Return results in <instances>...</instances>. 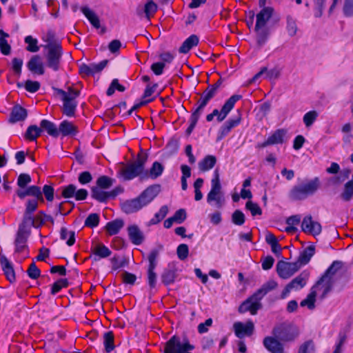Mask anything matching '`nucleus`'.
Here are the masks:
<instances>
[{
  "instance_id": "obj_1",
  "label": "nucleus",
  "mask_w": 353,
  "mask_h": 353,
  "mask_svg": "<svg viewBox=\"0 0 353 353\" xmlns=\"http://www.w3.org/2000/svg\"><path fill=\"white\" fill-rule=\"evenodd\" d=\"M278 286V283L270 280L265 283L259 289H258L252 295L246 299L239 305L238 311L241 314L250 312L252 315H256L259 310L263 307L261 300L270 291L274 290Z\"/></svg>"
},
{
  "instance_id": "obj_2",
  "label": "nucleus",
  "mask_w": 353,
  "mask_h": 353,
  "mask_svg": "<svg viewBox=\"0 0 353 353\" xmlns=\"http://www.w3.org/2000/svg\"><path fill=\"white\" fill-rule=\"evenodd\" d=\"M343 265L344 263L341 261H334L322 276L318 280L316 285L321 286V288L323 289V292L319 296L320 299H324L328 293L332 291L335 283L334 276L342 270Z\"/></svg>"
},
{
  "instance_id": "obj_3",
  "label": "nucleus",
  "mask_w": 353,
  "mask_h": 353,
  "mask_svg": "<svg viewBox=\"0 0 353 353\" xmlns=\"http://www.w3.org/2000/svg\"><path fill=\"white\" fill-rule=\"evenodd\" d=\"M319 187V179L318 177H315L307 183L293 186L289 192L288 196L292 201L305 200L309 196L315 194Z\"/></svg>"
},
{
  "instance_id": "obj_4",
  "label": "nucleus",
  "mask_w": 353,
  "mask_h": 353,
  "mask_svg": "<svg viewBox=\"0 0 353 353\" xmlns=\"http://www.w3.org/2000/svg\"><path fill=\"white\" fill-rule=\"evenodd\" d=\"M16 194L20 199H23L28 196H33V199H28L26 203L24 212L33 214L38 208V202L43 203L44 198L42 195L41 188L37 185H30L26 190L18 189L16 190Z\"/></svg>"
},
{
  "instance_id": "obj_5",
  "label": "nucleus",
  "mask_w": 353,
  "mask_h": 353,
  "mask_svg": "<svg viewBox=\"0 0 353 353\" xmlns=\"http://www.w3.org/2000/svg\"><path fill=\"white\" fill-rule=\"evenodd\" d=\"M55 93L61 97L63 102L62 112L67 117H73L75 114L76 109L78 105L76 98L80 94V91L73 89L72 87L68 88V92L65 90L53 88Z\"/></svg>"
},
{
  "instance_id": "obj_6",
  "label": "nucleus",
  "mask_w": 353,
  "mask_h": 353,
  "mask_svg": "<svg viewBox=\"0 0 353 353\" xmlns=\"http://www.w3.org/2000/svg\"><path fill=\"white\" fill-rule=\"evenodd\" d=\"M274 336L282 342H292L299 336V329L292 323L285 321L276 325L272 331Z\"/></svg>"
},
{
  "instance_id": "obj_7",
  "label": "nucleus",
  "mask_w": 353,
  "mask_h": 353,
  "mask_svg": "<svg viewBox=\"0 0 353 353\" xmlns=\"http://www.w3.org/2000/svg\"><path fill=\"white\" fill-rule=\"evenodd\" d=\"M45 48L48 50L46 54L47 67L53 71H58L63 53L61 44L56 42L48 43L45 46Z\"/></svg>"
},
{
  "instance_id": "obj_8",
  "label": "nucleus",
  "mask_w": 353,
  "mask_h": 353,
  "mask_svg": "<svg viewBox=\"0 0 353 353\" xmlns=\"http://www.w3.org/2000/svg\"><path fill=\"white\" fill-rule=\"evenodd\" d=\"M211 185V190L207 195V202L210 204L212 201H215L216 207L221 208L224 205V199L221 193V185L218 169H216L214 172Z\"/></svg>"
},
{
  "instance_id": "obj_9",
  "label": "nucleus",
  "mask_w": 353,
  "mask_h": 353,
  "mask_svg": "<svg viewBox=\"0 0 353 353\" xmlns=\"http://www.w3.org/2000/svg\"><path fill=\"white\" fill-rule=\"evenodd\" d=\"M309 276L310 273L308 271L304 270L301 272L285 287L281 294V299H285L292 290L297 291L304 288Z\"/></svg>"
},
{
  "instance_id": "obj_10",
  "label": "nucleus",
  "mask_w": 353,
  "mask_h": 353,
  "mask_svg": "<svg viewBox=\"0 0 353 353\" xmlns=\"http://www.w3.org/2000/svg\"><path fill=\"white\" fill-rule=\"evenodd\" d=\"M300 268L301 267L296 261L290 263L281 260L276 264V272L279 277L283 279H289L298 272Z\"/></svg>"
},
{
  "instance_id": "obj_11",
  "label": "nucleus",
  "mask_w": 353,
  "mask_h": 353,
  "mask_svg": "<svg viewBox=\"0 0 353 353\" xmlns=\"http://www.w3.org/2000/svg\"><path fill=\"white\" fill-rule=\"evenodd\" d=\"M144 172L132 162L126 165L122 163V168L118 172V176L122 177L124 181H130L137 176L141 178Z\"/></svg>"
},
{
  "instance_id": "obj_12",
  "label": "nucleus",
  "mask_w": 353,
  "mask_h": 353,
  "mask_svg": "<svg viewBox=\"0 0 353 353\" xmlns=\"http://www.w3.org/2000/svg\"><path fill=\"white\" fill-rule=\"evenodd\" d=\"M30 235V232H23L17 230L14 239V252L17 254L28 253V239Z\"/></svg>"
},
{
  "instance_id": "obj_13",
  "label": "nucleus",
  "mask_w": 353,
  "mask_h": 353,
  "mask_svg": "<svg viewBox=\"0 0 353 353\" xmlns=\"http://www.w3.org/2000/svg\"><path fill=\"white\" fill-rule=\"evenodd\" d=\"M161 191V185L159 184L151 185L145 189L139 196L143 207L150 203Z\"/></svg>"
},
{
  "instance_id": "obj_14",
  "label": "nucleus",
  "mask_w": 353,
  "mask_h": 353,
  "mask_svg": "<svg viewBox=\"0 0 353 353\" xmlns=\"http://www.w3.org/2000/svg\"><path fill=\"white\" fill-rule=\"evenodd\" d=\"M223 79L221 77L213 85H208V88L203 91L198 103L206 106L210 100L215 97L218 90L223 83Z\"/></svg>"
},
{
  "instance_id": "obj_15",
  "label": "nucleus",
  "mask_w": 353,
  "mask_h": 353,
  "mask_svg": "<svg viewBox=\"0 0 353 353\" xmlns=\"http://www.w3.org/2000/svg\"><path fill=\"white\" fill-rule=\"evenodd\" d=\"M301 228L305 233L313 236L320 234L322 230L321 225L319 222L313 221L311 215L304 217L301 223Z\"/></svg>"
},
{
  "instance_id": "obj_16",
  "label": "nucleus",
  "mask_w": 353,
  "mask_h": 353,
  "mask_svg": "<svg viewBox=\"0 0 353 353\" xmlns=\"http://www.w3.org/2000/svg\"><path fill=\"white\" fill-rule=\"evenodd\" d=\"M241 121V116L240 113L236 116H234L233 118H231L228 119L227 121H225L220 128L218 136H217V141H220L223 139L225 137H226L233 129L234 128L236 127Z\"/></svg>"
},
{
  "instance_id": "obj_17",
  "label": "nucleus",
  "mask_w": 353,
  "mask_h": 353,
  "mask_svg": "<svg viewBox=\"0 0 353 353\" xmlns=\"http://www.w3.org/2000/svg\"><path fill=\"white\" fill-rule=\"evenodd\" d=\"M233 327L235 335L239 339H242L245 335L251 336L254 330V325L251 320L247 321L245 324L241 322H236Z\"/></svg>"
},
{
  "instance_id": "obj_18",
  "label": "nucleus",
  "mask_w": 353,
  "mask_h": 353,
  "mask_svg": "<svg viewBox=\"0 0 353 353\" xmlns=\"http://www.w3.org/2000/svg\"><path fill=\"white\" fill-rule=\"evenodd\" d=\"M177 276V268L175 264L170 263L163 270L161 274V280L165 286H168L175 282Z\"/></svg>"
},
{
  "instance_id": "obj_19",
  "label": "nucleus",
  "mask_w": 353,
  "mask_h": 353,
  "mask_svg": "<svg viewBox=\"0 0 353 353\" xmlns=\"http://www.w3.org/2000/svg\"><path fill=\"white\" fill-rule=\"evenodd\" d=\"M241 98V95L239 94H234L231 96L222 106L218 117L216 118L217 121H223L226 118L229 112L233 109L236 102L240 100Z\"/></svg>"
},
{
  "instance_id": "obj_20",
  "label": "nucleus",
  "mask_w": 353,
  "mask_h": 353,
  "mask_svg": "<svg viewBox=\"0 0 353 353\" xmlns=\"http://www.w3.org/2000/svg\"><path fill=\"white\" fill-rule=\"evenodd\" d=\"M264 347L271 353H283L282 341L275 336H266L263 341Z\"/></svg>"
},
{
  "instance_id": "obj_21",
  "label": "nucleus",
  "mask_w": 353,
  "mask_h": 353,
  "mask_svg": "<svg viewBox=\"0 0 353 353\" xmlns=\"http://www.w3.org/2000/svg\"><path fill=\"white\" fill-rule=\"evenodd\" d=\"M274 10L272 7L267 6L262 8L260 12L256 14V25L257 28L266 27V24L271 19L274 14Z\"/></svg>"
},
{
  "instance_id": "obj_22",
  "label": "nucleus",
  "mask_w": 353,
  "mask_h": 353,
  "mask_svg": "<svg viewBox=\"0 0 353 353\" xmlns=\"http://www.w3.org/2000/svg\"><path fill=\"white\" fill-rule=\"evenodd\" d=\"M92 254L90 256L94 261H98L101 259L107 258L112 254L111 250L102 243L96 244L91 248Z\"/></svg>"
},
{
  "instance_id": "obj_23",
  "label": "nucleus",
  "mask_w": 353,
  "mask_h": 353,
  "mask_svg": "<svg viewBox=\"0 0 353 353\" xmlns=\"http://www.w3.org/2000/svg\"><path fill=\"white\" fill-rule=\"evenodd\" d=\"M128 234L131 242L136 245H139L144 241L143 233L137 225H129L127 228Z\"/></svg>"
},
{
  "instance_id": "obj_24",
  "label": "nucleus",
  "mask_w": 353,
  "mask_h": 353,
  "mask_svg": "<svg viewBox=\"0 0 353 353\" xmlns=\"http://www.w3.org/2000/svg\"><path fill=\"white\" fill-rule=\"evenodd\" d=\"M143 208L139 197L126 200L121 204V210L125 214H132L138 212Z\"/></svg>"
},
{
  "instance_id": "obj_25",
  "label": "nucleus",
  "mask_w": 353,
  "mask_h": 353,
  "mask_svg": "<svg viewBox=\"0 0 353 353\" xmlns=\"http://www.w3.org/2000/svg\"><path fill=\"white\" fill-rule=\"evenodd\" d=\"M0 264L6 279L10 282L15 281V272L13 265L10 261L7 259L5 255L0 256Z\"/></svg>"
},
{
  "instance_id": "obj_26",
  "label": "nucleus",
  "mask_w": 353,
  "mask_h": 353,
  "mask_svg": "<svg viewBox=\"0 0 353 353\" xmlns=\"http://www.w3.org/2000/svg\"><path fill=\"white\" fill-rule=\"evenodd\" d=\"M27 68L34 74L41 75L45 72L44 67L39 55L32 56L27 63Z\"/></svg>"
},
{
  "instance_id": "obj_27",
  "label": "nucleus",
  "mask_w": 353,
  "mask_h": 353,
  "mask_svg": "<svg viewBox=\"0 0 353 353\" xmlns=\"http://www.w3.org/2000/svg\"><path fill=\"white\" fill-rule=\"evenodd\" d=\"M164 170V166L158 161H154L152 167L148 170H145L144 174L141 176V179L151 178L155 179L160 176Z\"/></svg>"
},
{
  "instance_id": "obj_28",
  "label": "nucleus",
  "mask_w": 353,
  "mask_h": 353,
  "mask_svg": "<svg viewBox=\"0 0 353 353\" xmlns=\"http://www.w3.org/2000/svg\"><path fill=\"white\" fill-rule=\"evenodd\" d=\"M28 116L27 110L19 105H14L11 111L9 122L14 123L23 121Z\"/></svg>"
},
{
  "instance_id": "obj_29",
  "label": "nucleus",
  "mask_w": 353,
  "mask_h": 353,
  "mask_svg": "<svg viewBox=\"0 0 353 353\" xmlns=\"http://www.w3.org/2000/svg\"><path fill=\"white\" fill-rule=\"evenodd\" d=\"M199 103L198 107L194 110V111H193V112L192 113V114L190 116V123L185 131V134L187 136H190V134L192 132L193 130L194 129V128L198 122V120H199L200 116L201 115V114L203 111L204 108L205 107L200 103Z\"/></svg>"
},
{
  "instance_id": "obj_30",
  "label": "nucleus",
  "mask_w": 353,
  "mask_h": 353,
  "mask_svg": "<svg viewBox=\"0 0 353 353\" xmlns=\"http://www.w3.org/2000/svg\"><path fill=\"white\" fill-rule=\"evenodd\" d=\"M37 219L32 214L24 212L21 223L19 225L18 230L30 232L31 227H35Z\"/></svg>"
},
{
  "instance_id": "obj_31",
  "label": "nucleus",
  "mask_w": 353,
  "mask_h": 353,
  "mask_svg": "<svg viewBox=\"0 0 353 353\" xmlns=\"http://www.w3.org/2000/svg\"><path fill=\"white\" fill-rule=\"evenodd\" d=\"M315 253V248L314 245H310L305 248L299 254L296 261L297 263L301 268L309 263L311 258Z\"/></svg>"
},
{
  "instance_id": "obj_32",
  "label": "nucleus",
  "mask_w": 353,
  "mask_h": 353,
  "mask_svg": "<svg viewBox=\"0 0 353 353\" xmlns=\"http://www.w3.org/2000/svg\"><path fill=\"white\" fill-rule=\"evenodd\" d=\"M58 130L59 134H61L63 137L74 136L77 133V127L67 120H64L60 123Z\"/></svg>"
},
{
  "instance_id": "obj_33",
  "label": "nucleus",
  "mask_w": 353,
  "mask_h": 353,
  "mask_svg": "<svg viewBox=\"0 0 353 353\" xmlns=\"http://www.w3.org/2000/svg\"><path fill=\"white\" fill-rule=\"evenodd\" d=\"M109 195V192L105 191V189L100 188L97 186H93L91 188L92 198L100 203H106L110 199Z\"/></svg>"
},
{
  "instance_id": "obj_34",
  "label": "nucleus",
  "mask_w": 353,
  "mask_h": 353,
  "mask_svg": "<svg viewBox=\"0 0 353 353\" xmlns=\"http://www.w3.org/2000/svg\"><path fill=\"white\" fill-rule=\"evenodd\" d=\"M199 37L196 34H192L187 38L179 49V52L182 54L188 53L194 46L199 43Z\"/></svg>"
},
{
  "instance_id": "obj_35",
  "label": "nucleus",
  "mask_w": 353,
  "mask_h": 353,
  "mask_svg": "<svg viewBox=\"0 0 353 353\" xmlns=\"http://www.w3.org/2000/svg\"><path fill=\"white\" fill-rule=\"evenodd\" d=\"M40 128H41V130H44L47 132V133L54 138H57L59 137V130L57 128L56 125L47 119H43L40 122Z\"/></svg>"
},
{
  "instance_id": "obj_36",
  "label": "nucleus",
  "mask_w": 353,
  "mask_h": 353,
  "mask_svg": "<svg viewBox=\"0 0 353 353\" xmlns=\"http://www.w3.org/2000/svg\"><path fill=\"white\" fill-rule=\"evenodd\" d=\"M123 225L124 221L122 219H117L108 222L105 225V230L109 235L112 236L118 234Z\"/></svg>"
},
{
  "instance_id": "obj_37",
  "label": "nucleus",
  "mask_w": 353,
  "mask_h": 353,
  "mask_svg": "<svg viewBox=\"0 0 353 353\" xmlns=\"http://www.w3.org/2000/svg\"><path fill=\"white\" fill-rule=\"evenodd\" d=\"M320 286H316V284L312 288L310 294L307 296V297L303 299L300 305L301 307L307 306L308 309L313 310L315 307V301L316 296V288H319Z\"/></svg>"
},
{
  "instance_id": "obj_38",
  "label": "nucleus",
  "mask_w": 353,
  "mask_h": 353,
  "mask_svg": "<svg viewBox=\"0 0 353 353\" xmlns=\"http://www.w3.org/2000/svg\"><path fill=\"white\" fill-rule=\"evenodd\" d=\"M81 12L85 15V17L88 19L90 23L92 25V26L97 29L100 28V21L98 16L95 14V12L91 10L89 8L85 6L81 8Z\"/></svg>"
},
{
  "instance_id": "obj_39",
  "label": "nucleus",
  "mask_w": 353,
  "mask_h": 353,
  "mask_svg": "<svg viewBox=\"0 0 353 353\" xmlns=\"http://www.w3.org/2000/svg\"><path fill=\"white\" fill-rule=\"evenodd\" d=\"M216 163V158L213 155H207L199 164V168L201 172H206L211 170Z\"/></svg>"
},
{
  "instance_id": "obj_40",
  "label": "nucleus",
  "mask_w": 353,
  "mask_h": 353,
  "mask_svg": "<svg viewBox=\"0 0 353 353\" xmlns=\"http://www.w3.org/2000/svg\"><path fill=\"white\" fill-rule=\"evenodd\" d=\"M103 345L105 353H110L114 348V336L112 331L106 332L103 334Z\"/></svg>"
},
{
  "instance_id": "obj_41",
  "label": "nucleus",
  "mask_w": 353,
  "mask_h": 353,
  "mask_svg": "<svg viewBox=\"0 0 353 353\" xmlns=\"http://www.w3.org/2000/svg\"><path fill=\"white\" fill-rule=\"evenodd\" d=\"M254 30L256 33L257 44L259 46H263L266 43L270 35L268 28H267L266 27L257 28L256 26H255Z\"/></svg>"
},
{
  "instance_id": "obj_42",
  "label": "nucleus",
  "mask_w": 353,
  "mask_h": 353,
  "mask_svg": "<svg viewBox=\"0 0 353 353\" xmlns=\"http://www.w3.org/2000/svg\"><path fill=\"white\" fill-rule=\"evenodd\" d=\"M286 31L290 37H294L298 31L296 20L292 15L286 16Z\"/></svg>"
},
{
  "instance_id": "obj_43",
  "label": "nucleus",
  "mask_w": 353,
  "mask_h": 353,
  "mask_svg": "<svg viewBox=\"0 0 353 353\" xmlns=\"http://www.w3.org/2000/svg\"><path fill=\"white\" fill-rule=\"evenodd\" d=\"M41 133V128H40L36 125H31L28 128L24 134V137L26 139L32 141L36 140L39 137H40Z\"/></svg>"
},
{
  "instance_id": "obj_44",
  "label": "nucleus",
  "mask_w": 353,
  "mask_h": 353,
  "mask_svg": "<svg viewBox=\"0 0 353 353\" xmlns=\"http://www.w3.org/2000/svg\"><path fill=\"white\" fill-rule=\"evenodd\" d=\"M0 51L4 55H8L10 54L11 47L8 44L6 37H9V34L5 32L3 30H0Z\"/></svg>"
},
{
  "instance_id": "obj_45",
  "label": "nucleus",
  "mask_w": 353,
  "mask_h": 353,
  "mask_svg": "<svg viewBox=\"0 0 353 353\" xmlns=\"http://www.w3.org/2000/svg\"><path fill=\"white\" fill-rule=\"evenodd\" d=\"M340 197L345 202L350 201L353 197V179L350 180L344 185V190Z\"/></svg>"
},
{
  "instance_id": "obj_46",
  "label": "nucleus",
  "mask_w": 353,
  "mask_h": 353,
  "mask_svg": "<svg viewBox=\"0 0 353 353\" xmlns=\"http://www.w3.org/2000/svg\"><path fill=\"white\" fill-rule=\"evenodd\" d=\"M68 237L66 241V244L68 246H72L75 243V232L69 231L66 228H61L60 231V238L62 240H65Z\"/></svg>"
},
{
  "instance_id": "obj_47",
  "label": "nucleus",
  "mask_w": 353,
  "mask_h": 353,
  "mask_svg": "<svg viewBox=\"0 0 353 353\" xmlns=\"http://www.w3.org/2000/svg\"><path fill=\"white\" fill-rule=\"evenodd\" d=\"M286 134H287L286 130L278 129L271 136H270L268 137V139L272 145L283 143V138Z\"/></svg>"
},
{
  "instance_id": "obj_48",
  "label": "nucleus",
  "mask_w": 353,
  "mask_h": 353,
  "mask_svg": "<svg viewBox=\"0 0 353 353\" xmlns=\"http://www.w3.org/2000/svg\"><path fill=\"white\" fill-rule=\"evenodd\" d=\"M114 179L110 176L103 175L99 176L96 181V186L102 189H109L114 183Z\"/></svg>"
},
{
  "instance_id": "obj_49",
  "label": "nucleus",
  "mask_w": 353,
  "mask_h": 353,
  "mask_svg": "<svg viewBox=\"0 0 353 353\" xmlns=\"http://www.w3.org/2000/svg\"><path fill=\"white\" fill-rule=\"evenodd\" d=\"M168 213V208L167 205H163L160 208V210L159 212H157L154 214V218H152L150 221V225H155L159 223L161 220H163Z\"/></svg>"
},
{
  "instance_id": "obj_50",
  "label": "nucleus",
  "mask_w": 353,
  "mask_h": 353,
  "mask_svg": "<svg viewBox=\"0 0 353 353\" xmlns=\"http://www.w3.org/2000/svg\"><path fill=\"white\" fill-rule=\"evenodd\" d=\"M232 222L236 225H243L245 222V216L242 211L236 210L231 216Z\"/></svg>"
},
{
  "instance_id": "obj_51",
  "label": "nucleus",
  "mask_w": 353,
  "mask_h": 353,
  "mask_svg": "<svg viewBox=\"0 0 353 353\" xmlns=\"http://www.w3.org/2000/svg\"><path fill=\"white\" fill-rule=\"evenodd\" d=\"M99 223V216L97 213L90 214L88 217L85 219L84 222V226L94 228L98 226Z\"/></svg>"
},
{
  "instance_id": "obj_52",
  "label": "nucleus",
  "mask_w": 353,
  "mask_h": 353,
  "mask_svg": "<svg viewBox=\"0 0 353 353\" xmlns=\"http://www.w3.org/2000/svg\"><path fill=\"white\" fill-rule=\"evenodd\" d=\"M159 256V252L156 250V249H154L152 250L148 256V262H149V264H148V270H155L157 266V263H158V261H157V259Z\"/></svg>"
},
{
  "instance_id": "obj_53",
  "label": "nucleus",
  "mask_w": 353,
  "mask_h": 353,
  "mask_svg": "<svg viewBox=\"0 0 353 353\" xmlns=\"http://www.w3.org/2000/svg\"><path fill=\"white\" fill-rule=\"evenodd\" d=\"M25 43H28V46L26 47V50L31 52H37L39 51V48L37 46L38 41L37 39H34L32 36L26 37Z\"/></svg>"
},
{
  "instance_id": "obj_54",
  "label": "nucleus",
  "mask_w": 353,
  "mask_h": 353,
  "mask_svg": "<svg viewBox=\"0 0 353 353\" xmlns=\"http://www.w3.org/2000/svg\"><path fill=\"white\" fill-rule=\"evenodd\" d=\"M318 113L315 110H311L305 113L303 116V121L306 127L311 126L316 120Z\"/></svg>"
},
{
  "instance_id": "obj_55",
  "label": "nucleus",
  "mask_w": 353,
  "mask_h": 353,
  "mask_svg": "<svg viewBox=\"0 0 353 353\" xmlns=\"http://www.w3.org/2000/svg\"><path fill=\"white\" fill-rule=\"evenodd\" d=\"M245 209L249 210L253 216L262 214V210L260 206L252 201H248L245 203Z\"/></svg>"
},
{
  "instance_id": "obj_56",
  "label": "nucleus",
  "mask_w": 353,
  "mask_h": 353,
  "mask_svg": "<svg viewBox=\"0 0 353 353\" xmlns=\"http://www.w3.org/2000/svg\"><path fill=\"white\" fill-rule=\"evenodd\" d=\"M32 179L30 174L26 173H21L17 178V185L22 190L27 187V185L31 182Z\"/></svg>"
},
{
  "instance_id": "obj_57",
  "label": "nucleus",
  "mask_w": 353,
  "mask_h": 353,
  "mask_svg": "<svg viewBox=\"0 0 353 353\" xmlns=\"http://www.w3.org/2000/svg\"><path fill=\"white\" fill-rule=\"evenodd\" d=\"M42 195L45 196L46 200L49 202L53 201L54 197V190L52 185H45L41 190Z\"/></svg>"
},
{
  "instance_id": "obj_58",
  "label": "nucleus",
  "mask_w": 353,
  "mask_h": 353,
  "mask_svg": "<svg viewBox=\"0 0 353 353\" xmlns=\"http://www.w3.org/2000/svg\"><path fill=\"white\" fill-rule=\"evenodd\" d=\"M77 187L74 184H70L62 188L61 196L65 199H70L74 196Z\"/></svg>"
},
{
  "instance_id": "obj_59",
  "label": "nucleus",
  "mask_w": 353,
  "mask_h": 353,
  "mask_svg": "<svg viewBox=\"0 0 353 353\" xmlns=\"http://www.w3.org/2000/svg\"><path fill=\"white\" fill-rule=\"evenodd\" d=\"M176 254L178 256V258L183 261L186 259L188 256L189 254V248L188 245L185 243L180 244L176 249Z\"/></svg>"
},
{
  "instance_id": "obj_60",
  "label": "nucleus",
  "mask_w": 353,
  "mask_h": 353,
  "mask_svg": "<svg viewBox=\"0 0 353 353\" xmlns=\"http://www.w3.org/2000/svg\"><path fill=\"white\" fill-rule=\"evenodd\" d=\"M147 279L148 283L151 289L155 288L157 282V274L155 272V270H147Z\"/></svg>"
},
{
  "instance_id": "obj_61",
  "label": "nucleus",
  "mask_w": 353,
  "mask_h": 353,
  "mask_svg": "<svg viewBox=\"0 0 353 353\" xmlns=\"http://www.w3.org/2000/svg\"><path fill=\"white\" fill-rule=\"evenodd\" d=\"M24 87L28 92L34 93L39 90L41 84L39 81L27 80Z\"/></svg>"
},
{
  "instance_id": "obj_62",
  "label": "nucleus",
  "mask_w": 353,
  "mask_h": 353,
  "mask_svg": "<svg viewBox=\"0 0 353 353\" xmlns=\"http://www.w3.org/2000/svg\"><path fill=\"white\" fill-rule=\"evenodd\" d=\"M157 10V5L152 1H148L144 7V12L148 18L154 14Z\"/></svg>"
},
{
  "instance_id": "obj_63",
  "label": "nucleus",
  "mask_w": 353,
  "mask_h": 353,
  "mask_svg": "<svg viewBox=\"0 0 353 353\" xmlns=\"http://www.w3.org/2000/svg\"><path fill=\"white\" fill-rule=\"evenodd\" d=\"M27 274L30 279H37L40 276L41 271L33 262L30 265L27 270Z\"/></svg>"
},
{
  "instance_id": "obj_64",
  "label": "nucleus",
  "mask_w": 353,
  "mask_h": 353,
  "mask_svg": "<svg viewBox=\"0 0 353 353\" xmlns=\"http://www.w3.org/2000/svg\"><path fill=\"white\" fill-rule=\"evenodd\" d=\"M108 63V61L105 59L101 61L99 63H90V67L91 69L92 75H94L96 73L101 72L107 65Z\"/></svg>"
}]
</instances>
